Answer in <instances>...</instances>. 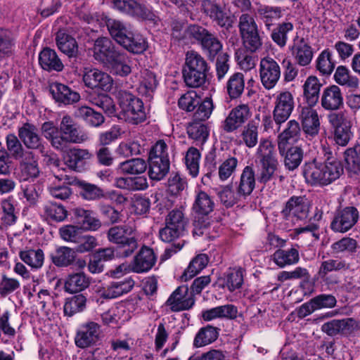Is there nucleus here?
<instances>
[{"label": "nucleus", "mask_w": 360, "mask_h": 360, "mask_svg": "<svg viewBox=\"0 0 360 360\" xmlns=\"http://www.w3.org/2000/svg\"><path fill=\"white\" fill-rule=\"evenodd\" d=\"M58 49L69 57L75 56L78 52V46L75 38L63 31H58L56 37Z\"/></svg>", "instance_id": "e433bc0d"}, {"label": "nucleus", "mask_w": 360, "mask_h": 360, "mask_svg": "<svg viewBox=\"0 0 360 360\" xmlns=\"http://www.w3.org/2000/svg\"><path fill=\"white\" fill-rule=\"evenodd\" d=\"M74 214L86 230L96 231L101 226V221L91 210L77 207L74 210Z\"/></svg>", "instance_id": "4c0bfd02"}, {"label": "nucleus", "mask_w": 360, "mask_h": 360, "mask_svg": "<svg viewBox=\"0 0 360 360\" xmlns=\"http://www.w3.org/2000/svg\"><path fill=\"white\" fill-rule=\"evenodd\" d=\"M335 68L332 54L328 49L323 50L316 59V68L322 75H330Z\"/></svg>", "instance_id": "0e129e2a"}, {"label": "nucleus", "mask_w": 360, "mask_h": 360, "mask_svg": "<svg viewBox=\"0 0 360 360\" xmlns=\"http://www.w3.org/2000/svg\"><path fill=\"white\" fill-rule=\"evenodd\" d=\"M19 159V168L21 178L23 180L27 181L39 176L40 169L37 155L32 151L27 150Z\"/></svg>", "instance_id": "5701e85b"}, {"label": "nucleus", "mask_w": 360, "mask_h": 360, "mask_svg": "<svg viewBox=\"0 0 360 360\" xmlns=\"http://www.w3.org/2000/svg\"><path fill=\"white\" fill-rule=\"evenodd\" d=\"M321 84L316 76H309L303 84V96L308 105L314 106L319 101Z\"/></svg>", "instance_id": "473e14b6"}, {"label": "nucleus", "mask_w": 360, "mask_h": 360, "mask_svg": "<svg viewBox=\"0 0 360 360\" xmlns=\"http://www.w3.org/2000/svg\"><path fill=\"white\" fill-rule=\"evenodd\" d=\"M297 245L288 250L278 249L271 255V259L280 268L297 264L300 259Z\"/></svg>", "instance_id": "7c9ffc66"}, {"label": "nucleus", "mask_w": 360, "mask_h": 360, "mask_svg": "<svg viewBox=\"0 0 360 360\" xmlns=\"http://www.w3.org/2000/svg\"><path fill=\"white\" fill-rule=\"evenodd\" d=\"M105 23L111 37L121 46L132 31L130 25L118 20L108 18Z\"/></svg>", "instance_id": "2f4dec72"}, {"label": "nucleus", "mask_w": 360, "mask_h": 360, "mask_svg": "<svg viewBox=\"0 0 360 360\" xmlns=\"http://www.w3.org/2000/svg\"><path fill=\"white\" fill-rule=\"evenodd\" d=\"M91 157L92 154L89 150L73 148L68 153L67 163L70 168L77 169L82 167Z\"/></svg>", "instance_id": "a19ab883"}, {"label": "nucleus", "mask_w": 360, "mask_h": 360, "mask_svg": "<svg viewBox=\"0 0 360 360\" xmlns=\"http://www.w3.org/2000/svg\"><path fill=\"white\" fill-rule=\"evenodd\" d=\"M207 70V63L200 53L193 51L187 52L183 76L188 86H202L205 82Z\"/></svg>", "instance_id": "20e7f679"}, {"label": "nucleus", "mask_w": 360, "mask_h": 360, "mask_svg": "<svg viewBox=\"0 0 360 360\" xmlns=\"http://www.w3.org/2000/svg\"><path fill=\"white\" fill-rule=\"evenodd\" d=\"M309 210V203L304 196H292L286 202L282 213L286 218L303 220L307 218Z\"/></svg>", "instance_id": "aec40b11"}, {"label": "nucleus", "mask_w": 360, "mask_h": 360, "mask_svg": "<svg viewBox=\"0 0 360 360\" xmlns=\"http://www.w3.org/2000/svg\"><path fill=\"white\" fill-rule=\"evenodd\" d=\"M119 104L121 108L120 117L126 122L137 124L146 120L143 103L133 94L127 91L120 92Z\"/></svg>", "instance_id": "0eeeda50"}, {"label": "nucleus", "mask_w": 360, "mask_h": 360, "mask_svg": "<svg viewBox=\"0 0 360 360\" xmlns=\"http://www.w3.org/2000/svg\"><path fill=\"white\" fill-rule=\"evenodd\" d=\"M255 186V174L252 167L246 166L240 175L239 185L238 186V193L242 194L245 199L253 191Z\"/></svg>", "instance_id": "58836bf2"}, {"label": "nucleus", "mask_w": 360, "mask_h": 360, "mask_svg": "<svg viewBox=\"0 0 360 360\" xmlns=\"http://www.w3.org/2000/svg\"><path fill=\"white\" fill-rule=\"evenodd\" d=\"M342 173L341 162L333 157L328 158L324 162L314 160L302 167L305 181L311 186H328L339 179Z\"/></svg>", "instance_id": "f03ea898"}, {"label": "nucleus", "mask_w": 360, "mask_h": 360, "mask_svg": "<svg viewBox=\"0 0 360 360\" xmlns=\"http://www.w3.org/2000/svg\"><path fill=\"white\" fill-rule=\"evenodd\" d=\"M82 79L85 86L91 89L110 91L113 86L112 78L97 68H84Z\"/></svg>", "instance_id": "9b49d317"}, {"label": "nucleus", "mask_w": 360, "mask_h": 360, "mask_svg": "<svg viewBox=\"0 0 360 360\" xmlns=\"http://www.w3.org/2000/svg\"><path fill=\"white\" fill-rule=\"evenodd\" d=\"M294 108L295 100L291 92L281 91L275 97L273 116L277 131H280L281 125L289 119Z\"/></svg>", "instance_id": "1a4fd4ad"}, {"label": "nucleus", "mask_w": 360, "mask_h": 360, "mask_svg": "<svg viewBox=\"0 0 360 360\" xmlns=\"http://www.w3.org/2000/svg\"><path fill=\"white\" fill-rule=\"evenodd\" d=\"M250 108L246 104H240L233 108L223 122V129L226 132L236 130L250 117Z\"/></svg>", "instance_id": "4be33fe9"}, {"label": "nucleus", "mask_w": 360, "mask_h": 360, "mask_svg": "<svg viewBox=\"0 0 360 360\" xmlns=\"http://www.w3.org/2000/svg\"><path fill=\"white\" fill-rule=\"evenodd\" d=\"M41 212L46 219L56 222H62L68 217V211L63 205L51 201L43 205Z\"/></svg>", "instance_id": "ea45409f"}, {"label": "nucleus", "mask_w": 360, "mask_h": 360, "mask_svg": "<svg viewBox=\"0 0 360 360\" xmlns=\"http://www.w3.org/2000/svg\"><path fill=\"white\" fill-rule=\"evenodd\" d=\"M39 63L41 67L47 71L60 72L64 68L56 52L50 48H44L40 52Z\"/></svg>", "instance_id": "c85d7f7f"}, {"label": "nucleus", "mask_w": 360, "mask_h": 360, "mask_svg": "<svg viewBox=\"0 0 360 360\" xmlns=\"http://www.w3.org/2000/svg\"><path fill=\"white\" fill-rule=\"evenodd\" d=\"M344 105V98L340 88L337 85L326 87L321 96V105L327 111H338Z\"/></svg>", "instance_id": "412c9836"}, {"label": "nucleus", "mask_w": 360, "mask_h": 360, "mask_svg": "<svg viewBox=\"0 0 360 360\" xmlns=\"http://www.w3.org/2000/svg\"><path fill=\"white\" fill-rule=\"evenodd\" d=\"M117 51L110 39L100 37L94 42L93 56L96 60L106 65Z\"/></svg>", "instance_id": "a878e982"}, {"label": "nucleus", "mask_w": 360, "mask_h": 360, "mask_svg": "<svg viewBox=\"0 0 360 360\" xmlns=\"http://www.w3.org/2000/svg\"><path fill=\"white\" fill-rule=\"evenodd\" d=\"M110 72L120 77H126L131 72L130 60L123 52L117 51L105 65Z\"/></svg>", "instance_id": "cd10ccee"}, {"label": "nucleus", "mask_w": 360, "mask_h": 360, "mask_svg": "<svg viewBox=\"0 0 360 360\" xmlns=\"http://www.w3.org/2000/svg\"><path fill=\"white\" fill-rule=\"evenodd\" d=\"M158 84L156 75L148 70L141 72L139 91L140 94L150 96L154 92Z\"/></svg>", "instance_id": "864d4df0"}, {"label": "nucleus", "mask_w": 360, "mask_h": 360, "mask_svg": "<svg viewBox=\"0 0 360 360\" xmlns=\"http://www.w3.org/2000/svg\"><path fill=\"white\" fill-rule=\"evenodd\" d=\"M334 79L339 85L345 86L352 91H355L359 87V79L343 65L337 68L334 74Z\"/></svg>", "instance_id": "f704fd0d"}, {"label": "nucleus", "mask_w": 360, "mask_h": 360, "mask_svg": "<svg viewBox=\"0 0 360 360\" xmlns=\"http://www.w3.org/2000/svg\"><path fill=\"white\" fill-rule=\"evenodd\" d=\"M147 168L146 161L141 158H133L124 161L119 165V169L124 174H139L144 172Z\"/></svg>", "instance_id": "13d9d810"}, {"label": "nucleus", "mask_w": 360, "mask_h": 360, "mask_svg": "<svg viewBox=\"0 0 360 360\" xmlns=\"http://www.w3.org/2000/svg\"><path fill=\"white\" fill-rule=\"evenodd\" d=\"M156 260L153 249L143 246L134 259L131 269L136 273L146 272L153 268Z\"/></svg>", "instance_id": "393cba45"}, {"label": "nucleus", "mask_w": 360, "mask_h": 360, "mask_svg": "<svg viewBox=\"0 0 360 360\" xmlns=\"http://www.w3.org/2000/svg\"><path fill=\"white\" fill-rule=\"evenodd\" d=\"M258 161L257 181L266 184L269 181L278 167L276 150L271 141L262 139L256 152Z\"/></svg>", "instance_id": "7ed1b4c3"}, {"label": "nucleus", "mask_w": 360, "mask_h": 360, "mask_svg": "<svg viewBox=\"0 0 360 360\" xmlns=\"http://www.w3.org/2000/svg\"><path fill=\"white\" fill-rule=\"evenodd\" d=\"M148 176L151 180L163 179L169 171L170 162L166 160H148Z\"/></svg>", "instance_id": "3c124183"}, {"label": "nucleus", "mask_w": 360, "mask_h": 360, "mask_svg": "<svg viewBox=\"0 0 360 360\" xmlns=\"http://www.w3.org/2000/svg\"><path fill=\"white\" fill-rule=\"evenodd\" d=\"M122 46L129 51L139 54L147 49V42L143 36L131 31L127 38L122 41Z\"/></svg>", "instance_id": "603ef678"}, {"label": "nucleus", "mask_w": 360, "mask_h": 360, "mask_svg": "<svg viewBox=\"0 0 360 360\" xmlns=\"http://www.w3.org/2000/svg\"><path fill=\"white\" fill-rule=\"evenodd\" d=\"M314 106H302L300 108L299 120L306 137L311 139L316 137L320 130V120L318 112Z\"/></svg>", "instance_id": "ddd939ff"}, {"label": "nucleus", "mask_w": 360, "mask_h": 360, "mask_svg": "<svg viewBox=\"0 0 360 360\" xmlns=\"http://www.w3.org/2000/svg\"><path fill=\"white\" fill-rule=\"evenodd\" d=\"M301 134V127L300 123L295 120H289L285 129L278 136V145L280 154L283 155L282 146L288 143L289 141H296Z\"/></svg>", "instance_id": "c756f323"}, {"label": "nucleus", "mask_w": 360, "mask_h": 360, "mask_svg": "<svg viewBox=\"0 0 360 360\" xmlns=\"http://www.w3.org/2000/svg\"><path fill=\"white\" fill-rule=\"evenodd\" d=\"M327 118L333 129L335 143L341 146L347 145L352 136V122L348 114L343 111L334 112L328 115Z\"/></svg>", "instance_id": "6e6552de"}, {"label": "nucleus", "mask_w": 360, "mask_h": 360, "mask_svg": "<svg viewBox=\"0 0 360 360\" xmlns=\"http://www.w3.org/2000/svg\"><path fill=\"white\" fill-rule=\"evenodd\" d=\"M347 268V264L345 260L341 259H329L321 262L318 274L321 278H324L330 272L338 271Z\"/></svg>", "instance_id": "e2e57ef3"}, {"label": "nucleus", "mask_w": 360, "mask_h": 360, "mask_svg": "<svg viewBox=\"0 0 360 360\" xmlns=\"http://www.w3.org/2000/svg\"><path fill=\"white\" fill-rule=\"evenodd\" d=\"M51 93L56 102L64 105L72 104L80 99V96L77 91L60 83L53 84L51 86Z\"/></svg>", "instance_id": "bb28decb"}, {"label": "nucleus", "mask_w": 360, "mask_h": 360, "mask_svg": "<svg viewBox=\"0 0 360 360\" xmlns=\"http://www.w3.org/2000/svg\"><path fill=\"white\" fill-rule=\"evenodd\" d=\"M289 49L297 65L305 67L311 63L314 56L313 49L304 38L295 39Z\"/></svg>", "instance_id": "f3484780"}, {"label": "nucleus", "mask_w": 360, "mask_h": 360, "mask_svg": "<svg viewBox=\"0 0 360 360\" xmlns=\"http://www.w3.org/2000/svg\"><path fill=\"white\" fill-rule=\"evenodd\" d=\"M209 259L207 255L200 254L192 259L188 266L185 269L181 276L183 281H187L193 278L200 273L208 264Z\"/></svg>", "instance_id": "09e8293b"}, {"label": "nucleus", "mask_w": 360, "mask_h": 360, "mask_svg": "<svg viewBox=\"0 0 360 360\" xmlns=\"http://www.w3.org/2000/svg\"><path fill=\"white\" fill-rule=\"evenodd\" d=\"M336 298L333 295L321 294L304 303L298 309V316L304 318L316 310L333 308L336 305Z\"/></svg>", "instance_id": "6ab92c4d"}, {"label": "nucleus", "mask_w": 360, "mask_h": 360, "mask_svg": "<svg viewBox=\"0 0 360 360\" xmlns=\"http://www.w3.org/2000/svg\"><path fill=\"white\" fill-rule=\"evenodd\" d=\"M344 155L346 169L349 175L360 178V147L347 148Z\"/></svg>", "instance_id": "c9c22d12"}, {"label": "nucleus", "mask_w": 360, "mask_h": 360, "mask_svg": "<svg viewBox=\"0 0 360 360\" xmlns=\"http://www.w3.org/2000/svg\"><path fill=\"white\" fill-rule=\"evenodd\" d=\"M89 278L82 272L70 274L65 281L64 289L68 293H77L89 285Z\"/></svg>", "instance_id": "72a5a7b5"}, {"label": "nucleus", "mask_w": 360, "mask_h": 360, "mask_svg": "<svg viewBox=\"0 0 360 360\" xmlns=\"http://www.w3.org/2000/svg\"><path fill=\"white\" fill-rule=\"evenodd\" d=\"M75 251L65 246L58 248L51 256L52 262L58 267H66L72 264L75 259Z\"/></svg>", "instance_id": "a18cd8bd"}, {"label": "nucleus", "mask_w": 360, "mask_h": 360, "mask_svg": "<svg viewBox=\"0 0 360 360\" xmlns=\"http://www.w3.org/2000/svg\"><path fill=\"white\" fill-rule=\"evenodd\" d=\"M258 14L267 29L269 30L274 22L281 17V9L279 7L264 6L258 9Z\"/></svg>", "instance_id": "680f3d73"}, {"label": "nucleus", "mask_w": 360, "mask_h": 360, "mask_svg": "<svg viewBox=\"0 0 360 360\" xmlns=\"http://www.w3.org/2000/svg\"><path fill=\"white\" fill-rule=\"evenodd\" d=\"M203 52L210 60H214L222 49V44L212 33L210 34L200 44Z\"/></svg>", "instance_id": "6e6d98bb"}, {"label": "nucleus", "mask_w": 360, "mask_h": 360, "mask_svg": "<svg viewBox=\"0 0 360 360\" xmlns=\"http://www.w3.org/2000/svg\"><path fill=\"white\" fill-rule=\"evenodd\" d=\"M200 159L199 150L194 147L189 148L185 156V163L189 174L193 178L199 174Z\"/></svg>", "instance_id": "bf43d9fd"}, {"label": "nucleus", "mask_w": 360, "mask_h": 360, "mask_svg": "<svg viewBox=\"0 0 360 360\" xmlns=\"http://www.w3.org/2000/svg\"><path fill=\"white\" fill-rule=\"evenodd\" d=\"M217 195L221 203L226 207H232L239 202L242 198L244 199L242 194L238 193V190L237 189V191L235 192L233 190L232 186L230 185L221 188Z\"/></svg>", "instance_id": "4d7b16f0"}, {"label": "nucleus", "mask_w": 360, "mask_h": 360, "mask_svg": "<svg viewBox=\"0 0 360 360\" xmlns=\"http://www.w3.org/2000/svg\"><path fill=\"white\" fill-rule=\"evenodd\" d=\"M238 160L236 157L229 156L219 167V178L221 181L227 180L236 170Z\"/></svg>", "instance_id": "774afa93"}, {"label": "nucleus", "mask_w": 360, "mask_h": 360, "mask_svg": "<svg viewBox=\"0 0 360 360\" xmlns=\"http://www.w3.org/2000/svg\"><path fill=\"white\" fill-rule=\"evenodd\" d=\"M20 258L33 269H39L44 264V254L39 249L22 250L19 253Z\"/></svg>", "instance_id": "de8ad7c7"}, {"label": "nucleus", "mask_w": 360, "mask_h": 360, "mask_svg": "<svg viewBox=\"0 0 360 360\" xmlns=\"http://www.w3.org/2000/svg\"><path fill=\"white\" fill-rule=\"evenodd\" d=\"M138 233L135 226L124 224L114 226L107 232L108 240L124 249L122 255L129 257L138 248Z\"/></svg>", "instance_id": "39448f33"}, {"label": "nucleus", "mask_w": 360, "mask_h": 360, "mask_svg": "<svg viewBox=\"0 0 360 360\" xmlns=\"http://www.w3.org/2000/svg\"><path fill=\"white\" fill-rule=\"evenodd\" d=\"M187 132L190 138L201 143H204L209 136L207 125L202 122L194 120L188 126Z\"/></svg>", "instance_id": "052dcab7"}, {"label": "nucleus", "mask_w": 360, "mask_h": 360, "mask_svg": "<svg viewBox=\"0 0 360 360\" xmlns=\"http://www.w3.org/2000/svg\"><path fill=\"white\" fill-rule=\"evenodd\" d=\"M259 73L264 88L271 90L277 85L281 78V70L279 64L273 58L266 56L260 60Z\"/></svg>", "instance_id": "9d476101"}, {"label": "nucleus", "mask_w": 360, "mask_h": 360, "mask_svg": "<svg viewBox=\"0 0 360 360\" xmlns=\"http://www.w3.org/2000/svg\"><path fill=\"white\" fill-rule=\"evenodd\" d=\"M282 152L284 165L288 169L292 171L300 166L304 156V150L302 148L297 146H291L285 152L284 147L282 146Z\"/></svg>", "instance_id": "37998d69"}, {"label": "nucleus", "mask_w": 360, "mask_h": 360, "mask_svg": "<svg viewBox=\"0 0 360 360\" xmlns=\"http://www.w3.org/2000/svg\"><path fill=\"white\" fill-rule=\"evenodd\" d=\"M293 25L291 22L280 24L271 33L272 40L280 47H284L288 41V33L292 31Z\"/></svg>", "instance_id": "338daca9"}, {"label": "nucleus", "mask_w": 360, "mask_h": 360, "mask_svg": "<svg viewBox=\"0 0 360 360\" xmlns=\"http://www.w3.org/2000/svg\"><path fill=\"white\" fill-rule=\"evenodd\" d=\"M238 27L245 49L251 53L259 51L262 48V40L254 18L248 13L242 14Z\"/></svg>", "instance_id": "423d86ee"}, {"label": "nucleus", "mask_w": 360, "mask_h": 360, "mask_svg": "<svg viewBox=\"0 0 360 360\" xmlns=\"http://www.w3.org/2000/svg\"><path fill=\"white\" fill-rule=\"evenodd\" d=\"M18 134L24 146L30 150L44 149L43 140L38 134L37 127L31 123L26 122L18 128Z\"/></svg>", "instance_id": "a211bd4d"}, {"label": "nucleus", "mask_w": 360, "mask_h": 360, "mask_svg": "<svg viewBox=\"0 0 360 360\" xmlns=\"http://www.w3.org/2000/svg\"><path fill=\"white\" fill-rule=\"evenodd\" d=\"M245 79L241 72H235L229 78L226 89L228 95L231 99L239 98L244 91Z\"/></svg>", "instance_id": "c03bdc74"}, {"label": "nucleus", "mask_w": 360, "mask_h": 360, "mask_svg": "<svg viewBox=\"0 0 360 360\" xmlns=\"http://www.w3.org/2000/svg\"><path fill=\"white\" fill-rule=\"evenodd\" d=\"M114 8L120 12L145 18L144 8L134 0H112Z\"/></svg>", "instance_id": "8fccbe9b"}, {"label": "nucleus", "mask_w": 360, "mask_h": 360, "mask_svg": "<svg viewBox=\"0 0 360 360\" xmlns=\"http://www.w3.org/2000/svg\"><path fill=\"white\" fill-rule=\"evenodd\" d=\"M43 136L57 150L63 151L69 143H81L89 139L88 135L82 131L73 118L68 115L63 116L56 126L53 122H45L41 127Z\"/></svg>", "instance_id": "f257e3e1"}, {"label": "nucleus", "mask_w": 360, "mask_h": 360, "mask_svg": "<svg viewBox=\"0 0 360 360\" xmlns=\"http://www.w3.org/2000/svg\"><path fill=\"white\" fill-rule=\"evenodd\" d=\"M240 137L243 143L248 148L255 147L258 142L257 126L249 122L243 129Z\"/></svg>", "instance_id": "69168bd1"}, {"label": "nucleus", "mask_w": 360, "mask_h": 360, "mask_svg": "<svg viewBox=\"0 0 360 360\" xmlns=\"http://www.w3.org/2000/svg\"><path fill=\"white\" fill-rule=\"evenodd\" d=\"M214 207V202L212 198L205 191H200L197 193L193 209L198 214L207 216L211 213Z\"/></svg>", "instance_id": "49530a36"}, {"label": "nucleus", "mask_w": 360, "mask_h": 360, "mask_svg": "<svg viewBox=\"0 0 360 360\" xmlns=\"http://www.w3.org/2000/svg\"><path fill=\"white\" fill-rule=\"evenodd\" d=\"M99 335V324L94 321H88L79 326L75 342L78 347L86 348L94 345L98 340Z\"/></svg>", "instance_id": "2eb2a0df"}, {"label": "nucleus", "mask_w": 360, "mask_h": 360, "mask_svg": "<svg viewBox=\"0 0 360 360\" xmlns=\"http://www.w3.org/2000/svg\"><path fill=\"white\" fill-rule=\"evenodd\" d=\"M134 281L127 278L122 281H113L98 290L100 296L105 299H114L130 292Z\"/></svg>", "instance_id": "b1692460"}, {"label": "nucleus", "mask_w": 360, "mask_h": 360, "mask_svg": "<svg viewBox=\"0 0 360 360\" xmlns=\"http://www.w3.org/2000/svg\"><path fill=\"white\" fill-rule=\"evenodd\" d=\"M86 298L82 294H78L67 298L64 304V313L68 316H72L79 313L86 308Z\"/></svg>", "instance_id": "5fc2aeb1"}, {"label": "nucleus", "mask_w": 360, "mask_h": 360, "mask_svg": "<svg viewBox=\"0 0 360 360\" xmlns=\"http://www.w3.org/2000/svg\"><path fill=\"white\" fill-rule=\"evenodd\" d=\"M195 302L194 296L189 291L188 285H182L170 295L166 302V305L172 311H181L191 309Z\"/></svg>", "instance_id": "f8f14e48"}, {"label": "nucleus", "mask_w": 360, "mask_h": 360, "mask_svg": "<svg viewBox=\"0 0 360 360\" xmlns=\"http://www.w3.org/2000/svg\"><path fill=\"white\" fill-rule=\"evenodd\" d=\"M202 11L220 27L229 28L232 26L233 20L220 4L214 0H202Z\"/></svg>", "instance_id": "dca6fc26"}, {"label": "nucleus", "mask_w": 360, "mask_h": 360, "mask_svg": "<svg viewBox=\"0 0 360 360\" xmlns=\"http://www.w3.org/2000/svg\"><path fill=\"white\" fill-rule=\"evenodd\" d=\"M359 217L358 210L354 207H347L336 212L330 228L335 232L345 233L351 229Z\"/></svg>", "instance_id": "4468645a"}, {"label": "nucleus", "mask_w": 360, "mask_h": 360, "mask_svg": "<svg viewBox=\"0 0 360 360\" xmlns=\"http://www.w3.org/2000/svg\"><path fill=\"white\" fill-rule=\"evenodd\" d=\"M219 335V329L212 326L201 328L193 340V347L198 348L210 345L215 341Z\"/></svg>", "instance_id": "79ce46f5"}]
</instances>
